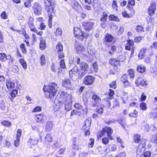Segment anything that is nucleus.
Instances as JSON below:
<instances>
[{
  "instance_id": "obj_1",
  "label": "nucleus",
  "mask_w": 157,
  "mask_h": 157,
  "mask_svg": "<svg viewBox=\"0 0 157 157\" xmlns=\"http://www.w3.org/2000/svg\"><path fill=\"white\" fill-rule=\"evenodd\" d=\"M58 88L57 84L54 82L46 87L44 86L43 89L45 92L46 97L48 98L53 99L57 92Z\"/></svg>"
},
{
  "instance_id": "obj_2",
  "label": "nucleus",
  "mask_w": 157,
  "mask_h": 157,
  "mask_svg": "<svg viewBox=\"0 0 157 157\" xmlns=\"http://www.w3.org/2000/svg\"><path fill=\"white\" fill-rule=\"evenodd\" d=\"M146 140H142L137 148L136 155L137 157H141L143 155L145 150V143Z\"/></svg>"
},
{
  "instance_id": "obj_3",
  "label": "nucleus",
  "mask_w": 157,
  "mask_h": 157,
  "mask_svg": "<svg viewBox=\"0 0 157 157\" xmlns=\"http://www.w3.org/2000/svg\"><path fill=\"white\" fill-rule=\"evenodd\" d=\"M91 121L90 119H87L86 120L84 125L83 126L82 129L86 136L89 135L90 134L89 129L90 126Z\"/></svg>"
},
{
  "instance_id": "obj_4",
  "label": "nucleus",
  "mask_w": 157,
  "mask_h": 157,
  "mask_svg": "<svg viewBox=\"0 0 157 157\" xmlns=\"http://www.w3.org/2000/svg\"><path fill=\"white\" fill-rule=\"evenodd\" d=\"M95 77L91 75H86L84 78L83 82L86 85H91L94 82Z\"/></svg>"
},
{
  "instance_id": "obj_5",
  "label": "nucleus",
  "mask_w": 157,
  "mask_h": 157,
  "mask_svg": "<svg viewBox=\"0 0 157 157\" xmlns=\"http://www.w3.org/2000/svg\"><path fill=\"white\" fill-rule=\"evenodd\" d=\"M94 23L90 21H85L82 23V26L86 30L90 31L93 29Z\"/></svg>"
},
{
  "instance_id": "obj_6",
  "label": "nucleus",
  "mask_w": 157,
  "mask_h": 157,
  "mask_svg": "<svg viewBox=\"0 0 157 157\" xmlns=\"http://www.w3.org/2000/svg\"><path fill=\"white\" fill-rule=\"evenodd\" d=\"M74 30V33L75 37L81 40H82L83 37L82 36L83 35V32L81 29L78 27H75Z\"/></svg>"
},
{
  "instance_id": "obj_7",
  "label": "nucleus",
  "mask_w": 157,
  "mask_h": 157,
  "mask_svg": "<svg viewBox=\"0 0 157 157\" xmlns=\"http://www.w3.org/2000/svg\"><path fill=\"white\" fill-rule=\"evenodd\" d=\"M136 85L137 86H145L147 85V81L142 78L140 77L138 78L135 82Z\"/></svg>"
},
{
  "instance_id": "obj_8",
  "label": "nucleus",
  "mask_w": 157,
  "mask_h": 157,
  "mask_svg": "<svg viewBox=\"0 0 157 157\" xmlns=\"http://www.w3.org/2000/svg\"><path fill=\"white\" fill-rule=\"evenodd\" d=\"M71 94H68L67 97V99L68 100H66L65 105V109L66 111H68L71 109Z\"/></svg>"
},
{
  "instance_id": "obj_9",
  "label": "nucleus",
  "mask_w": 157,
  "mask_h": 157,
  "mask_svg": "<svg viewBox=\"0 0 157 157\" xmlns=\"http://www.w3.org/2000/svg\"><path fill=\"white\" fill-rule=\"evenodd\" d=\"M33 8L36 15H39L41 14V7L38 3H34L33 5Z\"/></svg>"
},
{
  "instance_id": "obj_10",
  "label": "nucleus",
  "mask_w": 157,
  "mask_h": 157,
  "mask_svg": "<svg viewBox=\"0 0 157 157\" xmlns=\"http://www.w3.org/2000/svg\"><path fill=\"white\" fill-rule=\"evenodd\" d=\"M72 7L77 11L80 13L82 12V9L80 4L77 1L74 0L72 2Z\"/></svg>"
},
{
  "instance_id": "obj_11",
  "label": "nucleus",
  "mask_w": 157,
  "mask_h": 157,
  "mask_svg": "<svg viewBox=\"0 0 157 157\" xmlns=\"http://www.w3.org/2000/svg\"><path fill=\"white\" fill-rule=\"evenodd\" d=\"M78 69L77 67H74L69 72L70 78H72L73 79H75L77 77Z\"/></svg>"
},
{
  "instance_id": "obj_12",
  "label": "nucleus",
  "mask_w": 157,
  "mask_h": 157,
  "mask_svg": "<svg viewBox=\"0 0 157 157\" xmlns=\"http://www.w3.org/2000/svg\"><path fill=\"white\" fill-rule=\"evenodd\" d=\"M75 45L77 53L78 54L81 53L85 50L84 47L76 41H75Z\"/></svg>"
},
{
  "instance_id": "obj_13",
  "label": "nucleus",
  "mask_w": 157,
  "mask_h": 157,
  "mask_svg": "<svg viewBox=\"0 0 157 157\" xmlns=\"http://www.w3.org/2000/svg\"><path fill=\"white\" fill-rule=\"evenodd\" d=\"M156 10V5L155 3H151L148 9L149 14L150 15H153Z\"/></svg>"
},
{
  "instance_id": "obj_14",
  "label": "nucleus",
  "mask_w": 157,
  "mask_h": 157,
  "mask_svg": "<svg viewBox=\"0 0 157 157\" xmlns=\"http://www.w3.org/2000/svg\"><path fill=\"white\" fill-rule=\"evenodd\" d=\"M53 126V124L52 121H47L45 125V129L48 132L52 130Z\"/></svg>"
},
{
  "instance_id": "obj_15",
  "label": "nucleus",
  "mask_w": 157,
  "mask_h": 157,
  "mask_svg": "<svg viewBox=\"0 0 157 157\" xmlns=\"http://www.w3.org/2000/svg\"><path fill=\"white\" fill-rule=\"evenodd\" d=\"M38 142V139L36 138H34L29 140L28 141V144L29 145L31 146L36 144Z\"/></svg>"
},
{
  "instance_id": "obj_16",
  "label": "nucleus",
  "mask_w": 157,
  "mask_h": 157,
  "mask_svg": "<svg viewBox=\"0 0 157 157\" xmlns=\"http://www.w3.org/2000/svg\"><path fill=\"white\" fill-rule=\"evenodd\" d=\"M109 62L112 65L117 66L119 65L120 60H118L117 59L112 58L109 60Z\"/></svg>"
},
{
  "instance_id": "obj_17",
  "label": "nucleus",
  "mask_w": 157,
  "mask_h": 157,
  "mask_svg": "<svg viewBox=\"0 0 157 157\" xmlns=\"http://www.w3.org/2000/svg\"><path fill=\"white\" fill-rule=\"evenodd\" d=\"M45 143L48 144H49L53 140L52 136L50 133L47 134L45 138Z\"/></svg>"
},
{
  "instance_id": "obj_18",
  "label": "nucleus",
  "mask_w": 157,
  "mask_h": 157,
  "mask_svg": "<svg viewBox=\"0 0 157 157\" xmlns=\"http://www.w3.org/2000/svg\"><path fill=\"white\" fill-rule=\"evenodd\" d=\"M105 130L106 131V133L107 134L108 138L110 140H112L113 137L111 135L113 132V130L111 128L107 127L105 128Z\"/></svg>"
},
{
  "instance_id": "obj_19",
  "label": "nucleus",
  "mask_w": 157,
  "mask_h": 157,
  "mask_svg": "<svg viewBox=\"0 0 157 157\" xmlns=\"http://www.w3.org/2000/svg\"><path fill=\"white\" fill-rule=\"evenodd\" d=\"M36 121L37 122H41L43 120L45 117V115L43 113L36 115Z\"/></svg>"
},
{
  "instance_id": "obj_20",
  "label": "nucleus",
  "mask_w": 157,
  "mask_h": 157,
  "mask_svg": "<svg viewBox=\"0 0 157 157\" xmlns=\"http://www.w3.org/2000/svg\"><path fill=\"white\" fill-rule=\"evenodd\" d=\"M80 70L87 71L88 68V64L84 62H82L80 65Z\"/></svg>"
},
{
  "instance_id": "obj_21",
  "label": "nucleus",
  "mask_w": 157,
  "mask_h": 157,
  "mask_svg": "<svg viewBox=\"0 0 157 157\" xmlns=\"http://www.w3.org/2000/svg\"><path fill=\"white\" fill-rule=\"evenodd\" d=\"M40 40V48L41 50H44L46 47L45 40L44 38H41Z\"/></svg>"
},
{
  "instance_id": "obj_22",
  "label": "nucleus",
  "mask_w": 157,
  "mask_h": 157,
  "mask_svg": "<svg viewBox=\"0 0 157 157\" xmlns=\"http://www.w3.org/2000/svg\"><path fill=\"white\" fill-rule=\"evenodd\" d=\"M68 95L67 93L64 92H61L60 94V100L62 101H64L65 100H66V101L68 100V99H67Z\"/></svg>"
},
{
  "instance_id": "obj_23",
  "label": "nucleus",
  "mask_w": 157,
  "mask_h": 157,
  "mask_svg": "<svg viewBox=\"0 0 157 157\" xmlns=\"http://www.w3.org/2000/svg\"><path fill=\"white\" fill-rule=\"evenodd\" d=\"M63 86L67 88H70L71 86V82L70 80L68 79L63 81Z\"/></svg>"
},
{
  "instance_id": "obj_24",
  "label": "nucleus",
  "mask_w": 157,
  "mask_h": 157,
  "mask_svg": "<svg viewBox=\"0 0 157 157\" xmlns=\"http://www.w3.org/2000/svg\"><path fill=\"white\" fill-rule=\"evenodd\" d=\"M113 37L112 35L108 33L106 34L105 39L106 42H111L113 41Z\"/></svg>"
},
{
  "instance_id": "obj_25",
  "label": "nucleus",
  "mask_w": 157,
  "mask_h": 157,
  "mask_svg": "<svg viewBox=\"0 0 157 157\" xmlns=\"http://www.w3.org/2000/svg\"><path fill=\"white\" fill-rule=\"evenodd\" d=\"M87 71H85L79 70L78 72V78L80 79L84 76L86 73Z\"/></svg>"
},
{
  "instance_id": "obj_26",
  "label": "nucleus",
  "mask_w": 157,
  "mask_h": 157,
  "mask_svg": "<svg viewBox=\"0 0 157 157\" xmlns=\"http://www.w3.org/2000/svg\"><path fill=\"white\" fill-rule=\"evenodd\" d=\"M146 51V49L144 48L141 49L140 52L138 57L140 59H142L145 56Z\"/></svg>"
},
{
  "instance_id": "obj_27",
  "label": "nucleus",
  "mask_w": 157,
  "mask_h": 157,
  "mask_svg": "<svg viewBox=\"0 0 157 157\" xmlns=\"http://www.w3.org/2000/svg\"><path fill=\"white\" fill-rule=\"evenodd\" d=\"M10 59L9 58H7L6 55L4 53H0V60L2 62H5L7 59Z\"/></svg>"
},
{
  "instance_id": "obj_28",
  "label": "nucleus",
  "mask_w": 157,
  "mask_h": 157,
  "mask_svg": "<svg viewBox=\"0 0 157 157\" xmlns=\"http://www.w3.org/2000/svg\"><path fill=\"white\" fill-rule=\"evenodd\" d=\"M45 9L48 13H52L54 10V7L52 5L49 6H46Z\"/></svg>"
},
{
  "instance_id": "obj_29",
  "label": "nucleus",
  "mask_w": 157,
  "mask_h": 157,
  "mask_svg": "<svg viewBox=\"0 0 157 157\" xmlns=\"http://www.w3.org/2000/svg\"><path fill=\"white\" fill-rule=\"evenodd\" d=\"M63 47L61 44L59 43L56 46V51L58 53L61 52H63Z\"/></svg>"
},
{
  "instance_id": "obj_30",
  "label": "nucleus",
  "mask_w": 157,
  "mask_h": 157,
  "mask_svg": "<svg viewBox=\"0 0 157 157\" xmlns=\"http://www.w3.org/2000/svg\"><path fill=\"white\" fill-rule=\"evenodd\" d=\"M6 86L8 89H12L14 88L15 86V84L14 82L11 81H8L6 83Z\"/></svg>"
},
{
  "instance_id": "obj_31",
  "label": "nucleus",
  "mask_w": 157,
  "mask_h": 157,
  "mask_svg": "<svg viewBox=\"0 0 157 157\" xmlns=\"http://www.w3.org/2000/svg\"><path fill=\"white\" fill-rule=\"evenodd\" d=\"M40 64L41 65L43 66L46 63L45 57L44 55H42L40 57Z\"/></svg>"
},
{
  "instance_id": "obj_32",
  "label": "nucleus",
  "mask_w": 157,
  "mask_h": 157,
  "mask_svg": "<svg viewBox=\"0 0 157 157\" xmlns=\"http://www.w3.org/2000/svg\"><path fill=\"white\" fill-rule=\"evenodd\" d=\"M92 99L96 103H99L101 101V98L98 95L94 94L93 95Z\"/></svg>"
},
{
  "instance_id": "obj_33",
  "label": "nucleus",
  "mask_w": 157,
  "mask_h": 157,
  "mask_svg": "<svg viewBox=\"0 0 157 157\" xmlns=\"http://www.w3.org/2000/svg\"><path fill=\"white\" fill-rule=\"evenodd\" d=\"M107 17L108 15L106 12H103L102 16L100 19L101 21L102 22H104L107 19Z\"/></svg>"
},
{
  "instance_id": "obj_34",
  "label": "nucleus",
  "mask_w": 157,
  "mask_h": 157,
  "mask_svg": "<svg viewBox=\"0 0 157 157\" xmlns=\"http://www.w3.org/2000/svg\"><path fill=\"white\" fill-rule=\"evenodd\" d=\"M20 63L22 66L23 68L26 70L27 69V64L25 60L23 59H20L19 60Z\"/></svg>"
},
{
  "instance_id": "obj_35",
  "label": "nucleus",
  "mask_w": 157,
  "mask_h": 157,
  "mask_svg": "<svg viewBox=\"0 0 157 157\" xmlns=\"http://www.w3.org/2000/svg\"><path fill=\"white\" fill-rule=\"evenodd\" d=\"M109 19L110 20L118 22L120 21V19L118 17L113 15H110L109 17Z\"/></svg>"
},
{
  "instance_id": "obj_36",
  "label": "nucleus",
  "mask_w": 157,
  "mask_h": 157,
  "mask_svg": "<svg viewBox=\"0 0 157 157\" xmlns=\"http://www.w3.org/2000/svg\"><path fill=\"white\" fill-rule=\"evenodd\" d=\"M128 10L130 11V15L132 17L135 14V10L134 8L132 6L128 5L127 7Z\"/></svg>"
},
{
  "instance_id": "obj_37",
  "label": "nucleus",
  "mask_w": 157,
  "mask_h": 157,
  "mask_svg": "<svg viewBox=\"0 0 157 157\" xmlns=\"http://www.w3.org/2000/svg\"><path fill=\"white\" fill-rule=\"evenodd\" d=\"M78 145H84L85 144V141L82 138L80 137L77 138Z\"/></svg>"
},
{
  "instance_id": "obj_38",
  "label": "nucleus",
  "mask_w": 157,
  "mask_h": 157,
  "mask_svg": "<svg viewBox=\"0 0 157 157\" xmlns=\"http://www.w3.org/2000/svg\"><path fill=\"white\" fill-rule=\"evenodd\" d=\"M137 70L138 72L142 73L144 72L145 68L143 66H138L137 67Z\"/></svg>"
},
{
  "instance_id": "obj_39",
  "label": "nucleus",
  "mask_w": 157,
  "mask_h": 157,
  "mask_svg": "<svg viewBox=\"0 0 157 157\" xmlns=\"http://www.w3.org/2000/svg\"><path fill=\"white\" fill-rule=\"evenodd\" d=\"M26 1L24 2V5L25 7L29 8L31 6V2L33 0H26Z\"/></svg>"
},
{
  "instance_id": "obj_40",
  "label": "nucleus",
  "mask_w": 157,
  "mask_h": 157,
  "mask_svg": "<svg viewBox=\"0 0 157 157\" xmlns=\"http://www.w3.org/2000/svg\"><path fill=\"white\" fill-rule=\"evenodd\" d=\"M140 135L137 134L135 135L134 137V139L135 142L136 143H139L140 140Z\"/></svg>"
},
{
  "instance_id": "obj_41",
  "label": "nucleus",
  "mask_w": 157,
  "mask_h": 157,
  "mask_svg": "<svg viewBox=\"0 0 157 157\" xmlns=\"http://www.w3.org/2000/svg\"><path fill=\"white\" fill-rule=\"evenodd\" d=\"M107 93L109 94L110 99H112L113 98V95L114 94V91L111 89H109Z\"/></svg>"
},
{
  "instance_id": "obj_42",
  "label": "nucleus",
  "mask_w": 157,
  "mask_h": 157,
  "mask_svg": "<svg viewBox=\"0 0 157 157\" xmlns=\"http://www.w3.org/2000/svg\"><path fill=\"white\" fill-rule=\"evenodd\" d=\"M94 140L93 138H91L89 140V142L88 144V146L89 147H93L94 146Z\"/></svg>"
},
{
  "instance_id": "obj_43",
  "label": "nucleus",
  "mask_w": 157,
  "mask_h": 157,
  "mask_svg": "<svg viewBox=\"0 0 157 157\" xmlns=\"http://www.w3.org/2000/svg\"><path fill=\"white\" fill-rule=\"evenodd\" d=\"M140 108L143 110H146L147 109L146 104L145 102H142L140 104Z\"/></svg>"
},
{
  "instance_id": "obj_44",
  "label": "nucleus",
  "mask_w": 157,
  "mask_h": 157,
  "mask_svg": "<svg viewBox=\"0 0 157 157\" xmlns=\"http://www.w3.org/2000/svg\"><path fill=\"white\" fill-rule=\"evenodd\" d=\"M60 65L61 68L64 69L66 68V65L64 60L63 59H61L60 62Z\"/></svg>"
},
{
  "instance_id": "obj_45",
  "label": "nucleus",
  "mask_w": 157,
  "mask_h": 157,
  "mask_svg": "<svg viewBox=\"0 0 157 157\" xmlns=\"http://www.w3.org/2000/svg\"><path fill=\"white\" fill-rule=\"evenodd\" d=\"M112 7L113 10H117V5L116 1L115 0H114L113 2Z\"/></svg>"
},
{
  "instance_id": "obj_46",
  "label": "nucleus",
  "mask_w": 157,
  "mask_h": 157,
  "mask_svg": "<svg viewBox=\"0 0 157 157\" xmlns=\"http://www.w3.org/2000/svg\"><path fill=\"white\" fill-rule=\"evenodd\" d=\"M22 133L21 130L20 129H18L17 131V134L16 137V138L20 139V137Z\"/></svg>"
},
{
  "instance_id": "obj_47",
  "label": "nucleus",
  "mask_w": 157,
  "mask_h": 157,
  "mask_svg": "<svg viewBox=\"0 0 157 157\" xmlns=\"http://www.w3.org/2000/svg\"><path fill=\"white\" fill-rule=\"evenodd\" d=\"M129 75L131 78H133L134 77V71L132 69H130L128 70Z\"/></svg>"
},
{
  "instance_id": "obj_48",
  "label": "nucleus",
  "mask_w": 157,
  "mask_h": 157,
  "mask_svg": "<svg viewBox=\"0 0 157 157\" xmlns=\"http://www.w3.org/2000/svg\"><path fill=\"white\" fill-rule=\"evenodd\" d=\"M74 107L78 109H82V106L78 103H75L74 105Z\"/></svg>"
},
{
  "instance_id": "obj_49",
  "label": "nucleus",
  "mask_w": 157,
  "mask_h": 157,
  "mask_svg": "<svg viewBox=\"0 0 157 157\" xmlns=\"http://www.w3.org/2000/svg\"><path fill=\"white\" fill-rule=\"evenodd\" d=\"M46 6H49L53 3V0H44Z\"/></svg>"
},
{
  "instance_id": "obj_50",
  "label": "nucleus",
  "mask_w": 157,
  "mask_h": 157,
  "mask_svg": "<svg viewBox=\"0 0 157 157\" xmlns=\"http://www.w3.org/2000/svg\"><path fill=\"white\" fill-rule=\"evenodd\" d=\"M62 29L59 28H57L56 30V36H60L62 34Z\"/></svg>"
},
{
  "instance_id": "obj_51",
  "label": "nucleus",
  "mask_w": 157,
  "mask_h": 157,
  "mask_svg": "<svg viewBox=\"0 0 157 157\" xmlns=\"http://www.w3.org/2000/svg\"><path fill=\"white\" fill-rule=\"evenodd\" d=\"M41 108L40 106H37L34 109L32 112H40L41 111Z\"/></svg>"
},
{
  "instance_id": "obj_52",
  "label": "nucleus",
  "mask_w": 157,
  "mask_h": 157,
  "mask_svg": "<svg viewBox=\"0 0 157 157\" xmlns=\"http://www.w3.org/2000/svg\"><path fill=\"white\" fill-rule=\"evenodd\" d=\"M21 48L22 49V52L24 53H26L27 52L26 50L25 47V44H22L20 46Z\"/></svg>"
},
{
  "instance_id": "obj_53",
  "label": "nucleus",
  "mask_w": 157,
  "mask_h": 157,
  "mask_svg": "<svg viewBox=\"0 0 157 157\" xmlns=\"http://www.w3.org/2000/svg\"><path fill=\"white\" fill-rule=\"evenodd\" d=\"M72 144L75 147H77V142L78 141L77 138L74 137L72 139Z\"/></svg>"
},
{
  "instance_id": "obj_54",
  "label": "nucleus",
  "mask_w": 157,
  "mask_h": 157,
  "mask_svg": "<svg viewBox=\"0 0 157 157\" xmlns=\"http://www.w3.org/2000/svg\"><path fill=\"white\" fill-rule=\"evenodd\" d=\"M136 29L137 32H139L143 31V28L141 26L138 25L136 28Z\"/></svg>"
},
{
  "instance_id": "obj_55",
  "label": "nucleus",
  "mask_w": 157,
  "mask_h": 157,
  "mask_svg": "<svg viewBox=\"0 0 157 157\" xmlns=\"http://www.w3.org/2000/svg\"><path fill=\"white\" fill-rule=\"evenodd\" d=\"M92 49L89 48H88V52L90 56H93L95 54V52L94 50H92Z\"/></svg>"
},
{
  "instance_id": "obj_56",
  "label": "nucleus",
  "mask_w": 157,
  "mask_h": 157,
  "mask_svg": "<svg viewBox=\"0 0 157 157\" xmlns=\"http://www.w3.org/2000/svg\"><path fill=\"white\" fill-rule=\"evenodd\" d=\"M128 81V78L127 75L124 74L122 76L121 78V81L123 82H125L126 81Z\"/></svg>"
},
{
  "instance_id": "obj_57",
  "label": "nucleus",
  "mask_w": 157,
  "mask_h": 157,
  "mask_svg": "<svg viewBox=\"0 0 157 157\" xmlns=\"http://www.w3.org/2000/svg\"><path fill=\"white\" fill-rule=\"evenodd\" d=\"M102 143L104 144H106L109 142V140L106 137H104L102 139Z\"/></svg>"
},
{
  "instance_id": "obj_58",
  "label": "nucleus",
  "mask_w": 157,
  "mask_h": 157,
  "mask_svg": "<svg viewBox=\"0 0 157 157\" xmlns=\"http://www.w3.org/2000/svg\"><path fill=\"white\" fill-rule=\"evenodd\" d=\"M2 124L4 126H10L11 124V123L7 121H4L2 122Z\"/></svg>"
},
{
  "instance_id": "obj_59",
  "label": "nucleus",
  "mask_w": 157,
  "mask_h": 157,
  "mask_svg": "<svg viewBox=\"0 0 157 157\" xmlns=\"http://www.w3.org/2000/svg\"><path fill=\"white\" fill-rule=\"evenodd\" d=\"M17 94V90H15L12 91L10 93V94L12 97H15Z\"/></svg>"
},
{
  "instance_id": "obj_60",
  "label": "nucleus",
  "mask_w": 157,
  "mask_h": 157,
  "mask_svg": "<svg viewBox=\"0 0 157 157\" xmlns=\"http://www.w3.org/2000/svg\"><path fill=\"white\" fill-rule=\"evenodd\" d=\"M1 16L3 19H6L7 17V15L5 11L3 12L1 14Z\"/></svg>"
},
{
  "instance_id": "obj_61",
  "label": "nucleus",
  "mask_w": 157,
  "mask_h": 157,
  "mask_svg": "<svg viewBox=\"0 0 157 157\" xmlns=\"http://www.w3.org/2000/svg\"><path fill=\"white\" fill-rule=\"evenodd\" d=\"M122 16L124 17L128 18L131 17L132 16L131 15H129V14H128L126 11H124L122 13Z\"/></svg>"
},
{
  "instance_id": "obj_62",
  "label": "nucleus",
  "mask_w": 157,
  "mask_h": 157,
  "mask_svg": "<svg viewBox=\"0 0 157 157\" xmlns=\"http://www.w3.org/2000/svg\"><path fill=\"white\" fill-rule=\"evenodd\" d=\"M109 86L110 87L115 89L117 86L116 82L115 81H113L109 85Z\"/></svg>"
},
{
  "instance_id": "obj_63",
  "label": "nucleus",
  "mask_w": 157,
  "mask_h": 157,
  "mask_svg": "<svg viewBox=\"0 0 157 157\" xmlns=\"http://www.w3.org/2000/svg\"><path fill=\"white\" fill-rule=\"evenodd\" d=\"M142 37L141 36L137 37L135 38L134 41L137 43H139L142 40Z\"/></svg>"
},
{
  "instance_id": "obj_64",
  "label": "nucleus",
  "mask_w": 157,
  "mask_h": 157,
  "mask_svg": "<svg viewBox=\"0 0 157 157\" xmlns=\"http://www.w3.org/2000/svg\"><path fill=\"white\" fill-rule=\"evenodd\" d=\"M78 112V111L75 109L73 110L71 112L70 116L71 117L75 115Z\"/></svg>"
}]
</instances>
